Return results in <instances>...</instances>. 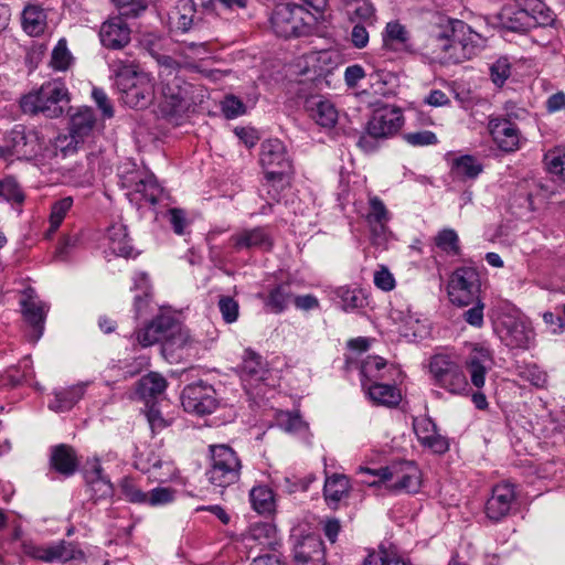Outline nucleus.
<instances>
[{"instance_id": "obj_18", "label": "nucleus", "mask_w": 565, "mask_h": 565, "mask_svg": "<svg viewBox=\"0 0 565 565\" xmlns=\"http://www.w3.org/2000/svg\"><path fill=\"white\" fill-rule=\"evenodd\" d=\"M20 305L24 320L33 329L35 339H39L44 330L49 307L38 298L35 290L31 287L23 291Z\"/></svg>"}, {"instance_id": "obj_30", "label": "nucleus", "mask_w": 565, "mask_h": 565, "mask_svg": "<svg viewBox=\"0 0 565 565\" xmlns=\"http://www.w3.org/2000/svg\"><path fill=\"white\" fill-rule=\"evenodd\" d=\"M241 376L244 381H265L269 374L266 361L252 349H246L242 356Z\"/></svg>"}, {"instance_id": "obj_10", "label": "nucleus", "mask_w": 565, "mask_h": 565, "mask_svg": "<svg viewBox=\"0 0 565 565\" xmlns=\"http://www.w3.org/2000/svg\"><path fill=\"white\" fill-rule=\"evenodd\" d=\"M481 290L477 268L462 266L452 271L447 284V295L451 303L467 307L478 300Z\"/></svg>"}, {"instance_id": "obj_16", "label": "nucleus", "mask_w": 565, "mask_h": 565, "mask_svg": "<svg viewBox=\"0 0 565 565\" xmlns=\"http://www.w3.org/2000/svg\"><path fill=\"white\" fill-rule=\"evenodd\" d=\"M130 201H135L139 206L146 204L156 205L163 194V189L152 173L136 172L128 180Z\"/></svg>"}, {"instance_id": "obj_48", "label": "nucleus", "mask_w": 565, "mask_h": 565, "mask_svg": "<svg viewBox=\"0 0 565 565\" xmlns=\"http://www.w3.org/2000/svg\"><path fill=\"white\" fill-rule=\"evenodd\" d=\"M364 565H411L397 551L380 546L364 559Z\"/></svg>"}, {"instance_id": "obj_57", "label": "nucleus", "mask_w": 565, "mask_h": 565, "mask_svg": "<svg viewBox=\"0 0 565 565\" xmlns=\"http://www.w3.org/2000/svg\"><path fill=\"white\" fill-rule=\"evenodd\" d=\"M217 307L225 323L232 324L238 320L239 303L235 298L222 295L218 298Z\"/></svg>"}, {"instance_id": "obj_44", "label": "nucleus", "mask_w": 565, "mask_h": 565, "mask_svg": "<svg viewBox=\"0 0 565 565\" xmlns=\"http://www.w3.org/2000/svg\"><path fill=\"white\" fill-rule=\"evenodd\" d=\"M386 367V361L381 356H367L360 365L362 387L379 382L383 376L381 371Z\"/></svg>"}, {"instance_id": "obj_59", "label": "nucleus", "mask_w": 565, "mask_h": 565, "mask_svg": "<svg viewBox=\"0 0 565 565\" xmlns=\"http://www.w3.org/2000/svg\"><path fill=\"white\" fill-rule=\"evenodd\" d=\"M0 198L18 204H21L24 201L23 192L17 181L12 178H6L0 181Z\"/></svg>"}, {"instance_id": "obj_50", "label": "nucleus", "mask_w": 565, "mask_h": 565, "mask_svg": "<svg viewBox=\"0 0 565 565\" xmlns=\"http://www.w3.org/2000/svg\"><path fill=\"white\" fill-rule=\"evenodd\" d=\"M111 70L116 75L117 85L122 84L129 79H134L139 74H145L135 60L130 58H115L111 64Z\"/></svg>"}, {"instance_id": "obj_46", "label": "nucleus", "mask_w": 565, "mask_h": 565, "mask_svg": "<svg viewBox=\"0 0 565 565\" xmlns=\"http://www.w3.org/2000/svg\"><path fill=\"white\" fill-rule=\"evenodd\" d=\"M22 24L25 32L30 35H39L44 31L45 14L42 9L35 6H29L22 13Z\"/></svg>"}, {"instance_id": "obj_2", "label": "nucleus", "mask_w": 565, "mask_h": 565, "mask_svg": "<svg viewBox=\"0 0 565 565\" xmlns=\"http://www.w3.org/2000/svg\"><path fill=\"white\" fill-rule=\"evenodd\" d=\"M259 162L264 168L267 194L273 201L279 202L280 191L289 184L294 171L284 142L279 139L265 140L260 146Z\"/></svg>"}, {"instance_id": "obj_8", "label": "nucleus", "mask_w": 565, "mask_h": 565, "mask_svg": "<svg viewBox=\"0 0 565 565\" xmlns=\"http://www.w3.org/2000/svg\"><path fill=\"white\" fill-rule=\"evenodd\" d=\"M312 15L302 6L277 4L270 18L274 32L284 39L307 35L310 32Z\"/></svg>"}, {"instance_id": "obj_42", "label": "nucleus", "mask_w": 565, "mask_h": 565, "mask_svg": "<svg viewBox=\"0 0 565 565\" xmlns=\"http://www.w3.org/2000/svg\"><path fill=\"white\" fill-rule=\"evenodd\" d=\"M482 170V164L473 156H460L451 162V173L461 180L476 179Z\"/></svg>"}, {"instance_id": "obj_17", "label": "nucleus", "mask_w": 565, "mask_h": 565, "mask_svg": "<svg viewBox=\"0 0 565 565\" xmlns=\"http://www.w3.org/2000/svg\"><path fill=\"white\" fill-rule=\"evenodd\" d=\"M118 87L122 93L124 103L130 107L145 108L153 98V83L147 73L139 74Z\"/></svg>"}, {"instance_id": "obj_38", "label": "nucleus", "mask_w": 565, "mask_h": 565, "mask_svg": "<svg viewBox=\"0 0 565 565\" xmlns=\"http://www.w3.org/2000/svg\"><path fill=\"white\" fill-rule=\"evenodd\" d=\"M369 206L370 210L366 215L369 226L374 234L384 233L390 221V212L384 202L380 198L373 195L369 198Z\"/></svg>"}, {"instance_id": "obj_33", "label": "nucleus", "mask_w": 565, "mask_h": 565, "mask_svg": "<svg viewBox=\"0 0 565 565\" xmlns=\"http://www.w3.org/2000/svg\"><path fill=\"white\" fill-rule=\"evenodd\" d=\"M96 124L94 111L89 107L78 108L70 119V134L77 140H84L93 132Z\"/></svg>"}, {"instance_id": "obj_49", "label": "nucleus", "mask_w": 565, "mask_h": 565, "mask_svg": "<svg viewBox=\"0 0 565 565\" xmlns=\"http://www.w3.org/2000/svg\"><path fill=\"white\" fill-rule=\"evenodd\" d=\"M351 20H360L373 24L376 20L375 8L367 0H349L345 3Z\"/></svg>"}, {"instance_id": "obj_29", "label": "nucleus", "mask_w": 565, "mask_h": 565, "mask_svg": "<svg viewBox=\"0 0 565 565\" xmlns=\"http://www.w3.org/2000/svg\"><path fill=\"white\" fill-rule=\"evenodd\" d=\"M50 463L52 469L65 477L74 475L79 465L76 451L66 444L52 448Z\"/></svg>"}, {"instance_id": "obj_5", "label": "nucleus", "mask_w": 565, "mask_h": 565, "mask_svg": "<svg viewBox=\"0 0 565 565\" xmlns=\"http://www.w3.org/2000/svg\"><path fill=\"white\" fill-rule=\"evenodd\" d=\"M207 481L220 488H227L241 479L243 462L237 451L227 444H212L207 447Z\"/></svg>"}, {"instance_id": "obj_56", "label": "nucleus", "mask_w": 565, "mask_h": 565, "mask_svg": "<svg viewBox=\"0 0 565 565\" xmlns=\"http://www.w3.org/2000/svg\"><path fill=\"white\" fill-rule=\"evenodd\" d=\"M162 465L163 461L161 457L150 448L140 451L135 460V467L145 473H149L154 469L161 468Z\"/></svg>"}, {"instance_id": "obj_12", "label": "nucleus", "mask_w": 565, "mask_h": 565, "mask_svg": "<svg viewBox=\"0 0 565 565\" xmlns=\"http://www.w3.org/2000/svg\"><path fill=\"white\" fill-rule=\"evenodd\" d=\"M42 141L38 131L15 126L0 146V157H17L18 159H31L41 151Z\"/></svg>"}, {"instance_id": "obj_60", "label": "nucleus", "mask_w": 565, "mask_h": 565, "mask_svg": "<svg viewBox=\"0 0 565 565\" xmlns=\"http://www.w3.org/2000/svg\"><path fill=\"white\" fill-rule=\"evenodd\" d=\"M492 82L501 87L511 75V64L507 57L498 58L490 67Z\"/></svg>"}, {"instance_id": "obj_47", "label": "nucleus", "mask_w": 565, "mask_h": 565, "mask_svg": "<svg viewBox=\"0 0 565 565\" xmlns=\"http://www.w3.org/2000/svg\"><path fill=\"white\" fill-rule=\"evenodd\" d=\"M250 502L258 513H270L274 511L275 500L274 492L266 486H257L250 490Z\"/></svg>"}, {"instance_id": "obj_35", "label": "nucleus", "mask_w": 565, "mask_h": 565, "mask_svg": "<svg viewBox=\"0 0 565 565\" xmlns=\"http://www.w3.org/2000/svg\"><path fill=\"white\" fill-rule=\"evenodd\" d=\"M363 388L366 391L370 399L376 405L395 407L402 401L401 391L394 385L374 382Z\"/></svg>"}, {"instance_id": "obj_11", "label": "nucleus", "mask_w": 565, "mask_h": 565, "mask_svg": "<svg viewBox=\"0 0 565 565\" xmlns=\"http://www.w3.org/2000/svg\"><path fill=\"white\" fill-rule=\"evenodd\" d=\"M518 498L515 483L508 480L495 483L484 504L486 518L492 523L503 521L516 510Z\"/></svg>"}, {"instance_id": "obj_45", "label": "nucleus", "mask_w": 565, "mask_h": 565, "mask_svg": "<svg viewBox=\"0 0 565 565\" xmlns=\"http://www.w3.org/2000/svg\"><path fill=\"white\" fill-rule=\"evenodd\" d=\"M337 295L341 299L342 308L345 311L362 309L369 305L366 294L360 288L340 287Z\"/></svg>"}, {"instance_id": "obj_55", "label": "nucleus", "mask_w": 565, "mask_h": 565, "mask_svg": "<svg viewBox=\"0 0 565 565\" xmlns=\"http://www.w3.org/2000/svg\"><path fill=\"white\" fill-rule=\"evenodd\" d=\"M119 489L124 498L136 504H143L146 500V492L139 487L134 478L125 477L119 482Z\"/></svg>"}, {"instance_id": "obj_6", "label": "nucleus", "mask_w": 565, "mask_h": 565, "mask_svg": "<svg viewBox=\"0 0 565 565\" xmlns=\"http://www.w3.org/2000/svg\"><path fill=\"white\" fill-rule=\"evenodd\" d=\"M70 102L65 84L58 79L45 82L34 92L24 95L21 108L25 114H43L47 118H58L64 113V104Z\"/></svg>"}, {"instance_id": "obj_28", "label": "nucleus", "mask_w": 565, "mask_h": 565, "mask_svg": "<svg viewBox=\"0 0 565 565\" xmlns=\"http://www.w3.org/2000/svg\"><path fill=\"white\" fill-rule=\"evenodd\" d=\"M499 332L501 340L512 349L527 348L532 337L531 329L524 322L514 319L503 322Z\"/></svg>"}, {"instance_id": "obj_40", "label": "nucleus", "mask_w": 565, "mask_h": 565, "mask_svg": "<svg viewBox=\"0 0 565 565\" xmlns=\"http://www.w3.org/2000/svg\"><path fill=\"white\" fill-rule=\"evenodd\" d=\"M85 393V384H76L62 388L54 393V401L50 403V408L56 412L70 411Z\"/></svg>"}, {"instance_id": "obj_54", "label": "nucleus", "mask_w": 565, "mask_h": 565, "mask_svg": "<svg viewBox=\"0 0 565 565\" xmlns=\"http://www.w3.org/2000/svg\"><path fill=\"white\" fill-rule=\"evenodd\" d=\"M544 161L550 173L565 177V146L548 150L544 156Z\"/></svg>"}, {"instance_id": "obj_15", "label": "nucleus", "mask_w": 565, "mask_h": 565, "mask_svg": "<svg viewBox=\"0 0 565 565\" xmlns=\"http://www.w3.org/2000/svg\"><path fill=\"white\" fill-rule=\"evenodd\" d=\"M181 402L185 412L198 415L211 414L217 406L214 388L202 383L185 386Z\"/></svg>"}, {"instance_id": "obj_3", "label": "nucleus", "mask_w": 565, "mask_h": 565, "mask_svg": "<svg viewBox=\"0 0 565 565\" xmlns=\"http://www.w3.org/2000/svg\"><path fill=\"white\" fill-rule=\"evenodd\" d=\"M504 28L514 32H527L533 28L552 25L554 12L541 0H511L500 11Z\"/></svg>"}, {"instance_id": "obj_4", "label": "nucleus", "mask_w": 565, "mask_h": 565, "mask_svg": "<svg viewBox=\"0 0 565 565\" xmlns=\"http://www.w3.org/2000/svg\"><path fill=\"white\" fill-rule=\"evenodd\" d=\"M360 473L373 478L362 479V482L369 486L383 483L395 492L416 493L422 484L419 468L409 461L395 462L380 469L360 468Z\"/></svg>"}, {"instance_id": "obj_25", "label": "nucleus", "mask_w": 565, "mask_h": 565, "mask_svg": "<svg viewBox=\"0 0 565 565\" xmlns=\"http://www.w3.org/2000/svg\"><path fill=\"white\" fill-rule=\"evenodd\" d=\"M338 57L337 52L329 50L309 52L302 56V73H311L315 77L327 75L338 65Z\"/></svg>"}, {"instance_id": "obj_53", "label": "nucleus", "mask_w": 565, "mask_h": 565, "mask_svg": "<svg viewBox=\"0 0 565 565\" xmlns=\"http://www.w3.org/2000/svg\"><path fill=\"white\" fill-rule=\"evenodd\" d=\"M72 54L67 49L66 41L61 39L52 51L50 65L54 71H66L72 64Z\"/></svg>"}, {"instance_id": "obj_34", "label": "nucleus", "mask_w": 565, "mask_h": 565, "mask_svg": "<svg viewBox=\"0 0 565 565\" xmlns=\"http://www.w3.org/2000/svg\"><path fill=\"white\" fill-rule=\"evenodd\" d=\"M167 315H161L151 320L145 328L136 332V341L142 347H151L161 341L164 344V331H167Z\"/></svg>"}, {"instance_id": "obj_21", "label": "nucleus", "mask_w": 565, "mask_h": 565, "mask_svg": "<svg viewBox=\"0 0 565 565\" xmlns=\"http://www.w3.org/2000/svg\"><path fill=\"white\" fill-rule=\"evenodd\" d=\"M130 28L121 17H113L105 21L99 30L102 44L107 49H122L130 42Z\"/></svg>"}, {"instance_id": "obj_19", "label": "nucleus", "mask_w": 565, "mask_h": 565, "mask_svg": "<svg viewBox=\"0 0 565 565\" xmlns=\"http://www.w3.org/2000/svg\"><path fill=\"white\" fill-rule=\"evenodd\" d=\"M489 131L493 141L504 152H514L521 147V132L516 124L507 118H492Z\"/></svg>"}, {"instance_id": "obj_20", "label": "nucleus", "mask_w": 565, "mask_h": 565, "mask_svg": "<svg viewBox=\"0 0 565 565\" xmlns=\"http://www.w3.org/2000/svg\"><path fill=\"white\" fill-rule=\"evenodd\" d=\"M294 561L296 565H324L326 552L321 539L316 534H308L297 540Z\"/></svg>"}, {"instance_id": "obj_52", "label": "nucleus", "mask_w": 565, "mask_h": 565, "mask_svg": "<svg viewBox=\"0 0 565 565\" xmlns=\"http://www.w3.org/2000/svg\"><path fill=\"white\" fill-rule=\"evenodd\" d=\"M73 206V199L71 196H65L58 201H56L51 207L50 214V228L49 233H54L61 226L64 221L66 214Z\"/></svg>"}, {"instance_id": "obj_26", "label": "nucleus", "mask_w": 565, "mask_h": 565, "mask_svg": "<svg viewBox=\"0 0 565 565\" xmlns=\"http://www.w3.org/2000/svg\"><path fill=\"white\" fill-rule=\"evenodd\" d=\"M309 117L323 128H333L338 122V110L334 105L321 97H310L306 100Z\"/></svg>"}, {"instance_id": "obj_31", "label": "nucleus", "mask_w": 565, "mask_h": 565, "mask_svg": "<svg viewBox=\"0 0 565 565\" xmlns=\"http://www.w3.org/2000/svg\"><path fill=\"white\" fill-rule=\"evenodd\" d=\"M351 484L344 475L334 473L324 481L323 497L331 509H338L339 504L349 498Z\"/></svg>"}, {"instance_id": "obj_1", "label": "nucleus", "mask_w": 565, "mask_h": 565, "mask_svg": "<svg viewBox=\"0 0 565 565\" xmlns=\"http://www.w3.org/2000/svg\"><path fill=\"white\" fill-rule=\"evenodd\" d=\"M463 362L455 353L440 352L429 358L428 372L435 386L451 395H468L470 385L481 390L493 364L489 348L469 343Z\"/></svg>"}, {"instance_id": "obj_22", "label": "nucleus", "mask_w": 565, "mask_h": 565, "mask_svg": "<svg viewBox=\"0 0 565 565\" xmlns=\"http://www.w3.org/2000/svg\"><path fill=\"white\" fill-rule=\"evenodd\" d=\"M230 245L236 250L243 249H270L273 239L265 227L242 230L233 234L228 239Z\"/></svg>"}, {"instance_id": "obj_61", "label": "nucleus", "mask_w": 565, "mask_h": 565, "mask_svg": "<svg viewBox=\"0 0 565 565\" xmlns=\"http://www.w3.org/2000/svg\"><path fill=\"white\" fill-rule=\"evenodd\" d=\"M404 140L413 147L431 146L438 142L437 136L429 130L405 134Z\"/></svg>"}, {"instance_id": "obj_64", "label": "nucleus", "mask_w": 565, "mask_h": 565, "mask_svg": "<svg viewBox=\"0 0 565 565\" xmlns=\"http://www.w3.org/2000/svg\"><path fill=\"white\" fill-rule=\"evenodd\" d=\"M373 281L374 285L383 291H391L396 285L393 274L383 265L374 273Z\"/></svg>"}, {"instance_id": "obj_37", "label": "nucleus", "mask_w": 565, "mask_h": 565, "mask_svg": "<svg viewBox=\"0 0 565 565\" xmlns=\"http://www.w3.org/2000/svg\"><path fill=\"white\" fill-rule=\"evenodd\" d=\"M195 8L192 0H179L170 14V24L181 33L188 32L194 25Z\"/></svg>"}, {"instance_id": "obj_43", "label": "nucleus", "mask_w": 565, "mask_h": 565, "mask_svg": "<svg viewBox=\"0 0 565 565\" xmlns=\"http://www.w3.org/2000/svg\"><path fill=\"white\" fill-rule=\"evenodd\" d=\"M275 534L274 527L268 523L253 524L244 536L246 546L253 548L257 545L270 546Z\"/></svg>"}, {"instance_id": "obj_13", "label": "nucleus", "mask_w": 565, "mask_h": 565, "mask_svg": "<svg viewBox=\"0 0 565 565\" xmlns=\"http://www.w3.org/2000/svg\"><path fill=\"white\" fill-rule=\"evenodd\" d=\"M25 555L45 563H68L71 561H84L85 553L74 542L62 540L54 544L36 545L32 542L23 544Z\"/></svg>"}, {"instance_id": "obj_7", "label": "nucleus", "mask_w": 565, "mask_h": 565, "mask_svg": "<svg viewBox=\"0 0 565 565\" xmlns=\"http://www.w3.org/2000/svg\"><path fill=\"white\" fill-rule=\"evenodd\" d=\"M196 88L180 76L160 81L158 110L162 117H177L196 104Z\"/></svg>"}, {"instance_id": "obj_9", "label": "nucleus", "mask_w": 565, "mask_h": 565, "mask_svg": "<svg viewBox=\"0 0 565 565\" xmlns=\"http://www.w3.org/2000/svg\"><path fill=\"white\" fill-rule=\"evenodd\" d=\"M437 47L443 63H462L470 60L477 52L469 28L460 21L452 25L449 34L437 38Z\"/></svg>"}, {"instance_id": "obj_58", "label": "nucleus", "mask_w": 565, "mask_h": 565, "mask_svg": "<svg viewBox=\"0 0 565 565\" xmlns=\"http://www.w3.org/2000/svg\"><path fill=\"white\" fill-rule=\"evenodd\" d=\"M177 491L169 487H158L150 492H146L143 504L150 507H160L171 503L175 499Z\"/></svg>"}, {"instance_id": "obj_62", "label": "nucleus", "mask_w": 565, "mask_h": 565, "mask_svg": "<svg viewBox=\"0 0 565 565\" xmlns=\"http://www.w3.org/2000/svg\"><path fill=\"white\" fill-rule=\"evenodd\" d=\"M146 416L153 433H160L172 424V418H166L154 405L148 408Z\"/></svg>"}, {"instance_id": "obj_14", "label": "nucleus", "mask_w": 565, "mask_h": 565, "mask_svg": "<svg viewBox=\"0 0 565 565\" xmlns=\"http://www.w3.org/2000/svg\"><path fill=\"white\" fill-rule=\"evenodd\" d=\"M404 125L402 109L384 105L376 108L367 121L366 131L373 138H388L397 134Z\"/></svg>"}, {"instance_id": "obj_27", "label": "nucleus", "mask_w": 565, "mask_h": 565, "mask_svg": "<svg viewBox=\"0 0 565 565\" xmlns=\"http://www.w3.org/2000/svg\"><path fill=\"white\" fill-rule=\"evenodd\" d=\"M90 499L95 502L113 495V484L104 475L99 462L95 461L84 473Z\"/></svg>"}, {"instance_id": "obj_41", "label": "nucleus", "mask_w": 565, "mask_h": 565, "mask_svg": "<svg viewBox=\"0 0 565 565\" xmlns=\"http://www.w3.org/2000/svg\"><path fill=\"white\" fill-rule=\"evenodd\" d=\"M291 296L290 281L280 282L269 290L265 306L273 313H281L287 309Z\"/></svg>"}, {"instance_id": "obj_39", "label": "nucleus", "mask_w": 565, "mask_h": 565, "mask_svg": "<svg viewBox=\"0 0 565 565\" xmlns=\"http://www.w3.org/2000/svg\"><path fill=\"white\" fill-rule=\"evenodd\" d=\"M167 380L157 372L142 376L136 385V393L142 399L154 398L167 388Z\"/></svg>"}, {"instance_id": "obj_36", "label": "nucleus", "mask_w": 565, "mask_h": 565, "mask_svg": "<svg viewBox=\"0 0 565 565\" xmlns=\"http://www.w3.org/2000/svg\"><path fill=\"white\" fill-rule=\"evenodd\" d=\"M107 237L111 252L121 257L134 256L135 248L128 237L127 228L124 224L116 223L108 227Z\"/></svg>"}, {"instance_id": "obj_32", "label": "nucleus", "mask_w": 565, "mask_h": 565, "mask_svg": "<svg viewBox=\"0 0 565 565\" xmlns=\"http://www.w3.org/2000/svg\"><path fill=\"white\" fill-rule=\"evenodd\" d=\"M167 320L168 326L167 331H164V350L174 351L189 347L193 343L190 330L185 326L169 315H167Z\"/></svg>"}, {"instance_id": "obj_51", "label": "nucleus", "mask_w": 565, "mask_h": 565, "mask_svg": "<svg viewBox=\"0 0 565 565\" xmlns=\"http://www.w3.org/2000/svg\"><path fill=\"white\" fill-rule=\"evenodd\" d=\"M435 245L447 255H460V242L455 230L444 228L434 237Z\"/></svg>"}, {"instance_id": "obj_63", "label": "nucleus", "mask_w": 565, "mask_h": 565, "mask_svg": "<svg viewBox=\"0 0 565 565\" xmlns=\"http://www.w3.org/2000/svg\"><path fill=\"white\" fill-rule=\"evenodd\" d=\"M473 303V307L462 313V318L469 326L480 329L484 324V305L479 298Z\"/></svg>"}, {"instance_id": "obj_24", "label": "nucleus", "mask_w": 565, "mask_h": 565, "mask_svg": "<svg viewBox=\"0 0 565 565\" xmlns=\"http://www.w3.org/2000/svg\"><path fill=\"white\" fill-rule=\"evenodd\" d=\"M414 431L418 441L434 452L444 454L449 449L447 438L437 431V427L430 418L422 417L415 419Z\"/></svg>"}, {"instance_id": "obj_23", "label": "nucleus", "mask_w": 565, "mask_h": 565, "mask_svg": "<svg viewBox=\"0 0 565 565\" xmlns=\"http://www.w3.org/2000/svg\"><path fill=\"white\" fill-rule=\"evenodd\" d=\"M383 49L395 53H412V35L398 20L387 22L382 33Z\"/></svg>"}]
</instances>
